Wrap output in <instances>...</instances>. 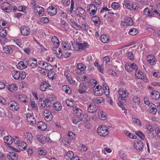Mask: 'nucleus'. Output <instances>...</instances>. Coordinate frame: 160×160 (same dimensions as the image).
<instances>
[{"instance_id": "22", "label": "nucleus", "mask_w": 160, "mask_h": 160, "mask_svg": "<svg viewBox=\"0 0 160 160\" xmlns=\"http://www.w3.org/2000/svg\"><path fill=\"white\" fill-rule=\"evenodd\" d=\"M148 110L149 112L153 114H155L157 112L156 105L153 103L151 104V105L148 106Z\"/></svg>"}, {"instance_id": "50", "label": "nucleus", "mask_w": 160, "mask_h": 160, "mask_svg": "<svg viewBox=\"0 0 160 160\" xmlns=\"http://www.w3.org/2000/svg\"><path fill=\"white\" fill-rule=\"evenodd\" d=\"M54 98L53 97V95H48L47 97L46 98V101L48 102L49 103L50 102L54 100Z\"/></svg>"}, {"instance_id": "35", "label": "nucleus", "mask_w": 160, "mask_h": 160, "mask_svg": "<svg viewBox=\"0 0 160 160\" xmlns=\"http://www.w3.org/2000/svg\"><path fill=\"white\" fill-rule=\"evenodd\" d=\"M24 135L26 136L27 140L30 143H32L33 141V136L32 134L29 132H26L24 133Z\"/></svg>"}, {"instance_id": "33", "label": "nucleus", "mask_w": 160, "mask_h": 160, "mask_svg": "<svg viewBox=\"0 0 160 160\" xmlns=\"http://www.w3.org/2000/svg\"><path fill=\"white\" fill-rule=\"evenodd\" d=\"M135 75L136 77L139 79L144 80L145 79V76L144 73L141 71H136L135 72Z\"/></svg>"}, {"instance_id": "11", "label": "nucleus", "mask_w": 160, "mask_h": 160, "mask_svg": "<svg viewBox=\"0 0 160 160\" xmlns=\"http://www.w3.org/2000/svg\"><path fill=\"white\" fill-rule=\"evenodd\" d=\"M27 120L28 122H30L32 125L35 124L36 123V119L34 118L33 115L32 113H28L26 114Z\"/></svg>"}, {"instance_id": "6", "label": "nucleus", "mask_w": 160, "mask_h": 160, "mask_svg": "<svg viewBox=\"0 0 160 160\" xmlns=\"http://www.w3.org/2000/svg\"><path fill=\"white\" fill-rule=\"evenodd\" d=\"M134 148L138 151H142L143 148L142 142L139 140H135L134 143Z\"/></svg>"}, {"instance_id": "58", "label": "nucleus", "mask_w": 160, "mask_h": 160, "mask_svg": "<svg viewBox=\"0 0 160 160\" xmlns=\"http://www.w3.org/2000/svg\"><path fill=\"white\" fill-rule=\"evenodd\" d=\"M133 102L136 104H138L140 102V98L137 96L134 97L132 98Z\"/></svg>"}, {"instance_id": "59", "label": "nucleus", "mask_w": 160, "mask_h": 160, "mask_svg": "<svg viewBox=\"0 0 160 160\" xmlns=\"http://www.w3.org/2000/svg\"><path fill=\"white\" fill-rule=\"evenodd\" d=\"M68 81L69 83L75 86H77V83H76V81L75 80L72 79L71 78H69V80H68Z\"/></svg>"}, {"instance_id": "28", "label": "nucleus", "mask_w": 160, "mask_h": 160, "mask_svg": "<svg viewBox=\"0 0 160 160\" xmlns=\"http://www.w3.org/2000/svg\"><path fill=\"white\" fill-rule=\"evenodd\" d=\"M4 140L5 142L8 145L12 144L14 140L12 137L10 136H7L4 137Z\"/></svg>"}, {"instance_id": "40", "label": "nucleus", "mask_w": 160, "mask_h": 160, "mask_svg": "<svg viewBox=\"0 0 160 160\" xmlns=\"http://www.w3.org/2000/svg\"><path fill=\"white\" fill-rule=\"evenodd\" d=\"M93 101L97 104L101 103L104 101V99L102 97H99L94 98Z\"/></svg>"}, {"instance_id": "17", "label": "nucleus", "mask_w": 160, "mask_h": 160, "mask_svg": "<svg viewBox=\"0 0 160 160\" xmlns=\"http://www.w3.org/2000/svg\"><path fill=\"white\" fill-rule=\"evenodd\" d=\"M39 107L41 108H45V106L47 107H49L51 105L48 103V102L46 101V99L44 100L41 98H39Z\"/></svg>"}, {"instance_id": "64", "label": "nucleus", "mask_w": 160, "mask_h": 160, "mask_svg": "<svg viewBox=\"0 0 160 160\" xmlns=\"http://www.w3.org/2000/svg\"><path fill=\"white\" fill-rule=\"evenodd\" d=\"M53 67L49 63L47 66L44 67V69L49 71L52 70L53 69Z\"/></svg>"}, {"instance_id": "14", "label": "nucleus", "mask_w": 160, "mask_h": 160, "mask_svg": "<svg viewBox=\"0 0 160 160\" xmlns=\"http://www.w3.org/2000/svg\"><path fill=\"white\" fill-rule=\"evenodd\" d=\"M51 87L48 82L43 81L41 84L40 89L42 91H45L48 88Z\"/></svg>"}, {"instance_id": "38", "label": "nucleus", "mask_w": 160, "mask_h": 160, "mask_svg": "<svg viewBox=\"0 0 160 160\" xmlns=\"http://www.w3.org/2000/svg\"><path fill=\"white\" fill-rule=\"evenodd\" d=\"M8 90L11 92H14L17 90V85L16 84H11L8 86Z\"/></svg>"}, {"instance_id": "57", "label": "nucleus", "mask_w": 160, "mask_h": 160, "mask_svg": "<svg viewBox=\"0 0 160 160\" xmlns=\"http://www.w3.org/2000/svg\"><path fill=\"white\" fill-rule=\"evenodd\" d=\"M40 21L44 23H47L49 22V19L46 17H42L40 18Z\"/></svg>"}, {"instance_id": "61", "label": "nucleus", "mask_w": 160, "mask_h": 160, "mask_svg": "<svg viewBox=\"0 0 160 160\" xmlns=\"http://www.w3.org/2000/svg\"><path fill=\"white\" fill-rule=\"evenodd\" d=\"M132 122L135 124L140 125H141V123L140 121L138 119L135 118H132Z\"/></svg>"}, {"instance_id": "8", "label": "nucleus", "mask_w": 160, "mask_h": 160, "mask_svg": "<svg viewBox=\"0 0 160 160\" xmlns=\"http://www.w3.org/2000/svg\"><path fill=\"white\" fill-rule=\"evenodd\" d=\"M7 7V9L8 10H25L27 7L25 5L20 6L17 8L16 6H12L9 3V5Z\"/></svg>"}, {"instance_id": "32", "label": "nucleus", "mask_w": 160, "mask_h": 160, "mask_svg": "<svg viewBox=\"0 0 160 160\" xmlns=\"http://www.w3.org/2000/svg\"><path fill=\"white\" fill-rule=\"evenodd\" d=\"M62 47L63 49L65 50H70L71 49L72 44L68 42H62Z\"/></svg>"}, {"instance_id": "43", "label": "nucleus", "mask_w": 160, "mask_h": 160, "mask_svg": "<svg viewBox=\"0 0 160 160\" xmlns=\"http://www.w3.org/2000/svg\"><path fill=\"white\" fill-rule=\"evenodd\" d=\"M102 86L105 94L106 95H108L109 93V89L108 86L105 83L102 84Z\"/></svg>"}, {"instance_id": "47", "label": "nucleus", "mask_w": 160, "mask_h": 160, "mask_svg": "<svg viewBox=\"0 0 160 160\" xmlns=\"http://www.w3.org/2000/svg\"><path fill=\"white\" fill-rule=\"evenodd\" d=\"M6 30L3 29H0V37L3 38H5L6 37Z\"/></svg>"}, {"instance_id": "2", "label": "nucleus", "mask_w": 160, "mask_h": 160, "mask_svg": "<svg viewBox=\"0 0 160 160\" xmlns=\"http://www.w3.org/2000/svg\"><path fill=\"white\" fill-rule=\"evenodd\" d=\"M15 144L20 150H24L27 148V143L24 141H21L19 140H16L15 141Z\"/></svg>"}, {"instance_id": "41", "label": "nucleus", "mask_w": 160, "mask_h": 160, "mask_svg": "<svg viewBox=\"0 0 160 160\" xmlns=\"http://www.w3.org/2000/svg\"><path fill=\"white\" fill-rule=\"evenodd\" d=\"M12 74L14 78L15 79L18 80L20 78V72L15 70L12 72Z\"/></svg>"}, {"instance_id": "25", "label": "nucleus", "mask_w": 160, "mask_h": 160, "mask_svg": "<svg viewBox=\"0 0 160 160\" xmlns=\"http://www.w3.org/2000/svg\"><path fill=\"white\" fill-rule=\"evenodd\" d=\"M18 100L24 103L28 102V98L27 96L22 93L19 94L18 96Z\"/></svg>"}, {"instance_id": "51", "label": "nucleus", "mask_w": 160, "mask_h": 160, "mask_svg": "<svg viewBox=\"0 0 160 160\" xmlns=\"http://www.w3.org/2000/svg\"><path fill=\"white\" fill-rule=\"evenodd\" d=\"M44 116L45 120L47 121H50L52 118V115L51 112L46 114H44Z\"/></svg>"}, {"instance_id": "54", "label": "nucleus", "mask_w": 160, "mask_h": 160, "mask_svg": "<svg viewBox=\"0 0 160 160\" xmlns=\"http://www.w3.org/2000/svg\"><path fill=\"white\" fill-rule=\"evenodd\" d=\"M120 6L119 4L116 2H113L112 4V7L114 10L117 9Z\"/></svg>"}, {"instance_id": "15", "label": "nucleus", "mask_w": 160, "mask_h": 160, "mask_svg": "<svg viewBox=\"0 0 160 160\" xmlns=\"http://www.w3.org/2000/svg\"><path fill=\"white\" fill-rule=\"evenodd\" d=\"M133 24L132 19L130 17L127 18L124 21H122V24L124 26L132 25Z\"/></svg>"}, {"instance_id": "62", "label": "nucleus", "mask_w": 160, "mask_h": 160, "mask_svg": "<svg viewBox=\"0 0 160 160\" xmlns=\"http://www.w3.org/2000/svg\"><path fill=\"white\" fill-rule=\"evenodd\" d=\"M94 93L96 96H100L103 93L102 90H98L97 91H94Z\"/></svg>"}, {"instance_id": "3", "label": "nucleus", "mask_w": 160, "mask_h": 160, "mask_svg": "<svg viewBox=\"0 0 160 160\" xmlns=\"http://www.w3.org/2000/svg\"><path fill=\"white\" fill-rule=\"evenodd\" d=\"M25 62L28 65V66L31 67L32 68H34L38 66V62L36 58H32L28 60H25Z\"/></svg>"}, {"instance_id": "10", "label": "nucleus", "mask_w": 160, "mask_h": 160, "mask_svg": "<svg viewBox=\"0 0 160 160\" xmlns=\"http://www.w3.org/2000/svg\"><path fill=\"white\" fill-rule=\"evenodd\" d=\"M143 14L147 16L150 17L154 15L160 16V11H143Z\"/></svg>"}, {"instance_id": "44", "label": "nucleus", "mask_w": 160, "mask_h": 160, "mask_svg": "<svg viewBox=\"0 0 160 160\" xmlns=\"http://www.w3.org/2000/svg\"><path fill=\"white\" fill-rule=\"evenodd\" d=\"M80 12H78L77 14L78 17L81 18L82 19H84L85 18V11H80Z\"/></svg>"}, {"instance_id": "48", "label": "nucleus", "mask_w": 160, "mask_h": 160, "mask_svg": "<svg viewBox=\"0 0 160 160\" xmlns=\"http://www.w3.org/2000/svg\"><path fill=\"white\" fill-rule=\"evenodd\" d=\"M119 155L120 158L123 160H126L128 157L126 153L122 151H120Z\"/></svg>"}, {"instance_id": "1", "label": "nucleus", "mask_w": 160, "mask_h": 160, "mask_svg": "<svg viewBox=\"0 0 160 160\" xmlns=\"http://www.w3.org/2000/svg\"><path fill=\"white\" fill-rule=\"evenodd\" d=\"M97 131L98 134L100 136L102 137L106 136L109 133L107 127L103 126H101L100 127H98Z\"/></svg>"}, {"instance_id": "45", "label": "nucleus", "mask_w": 160, "mask_h": 160, "mask_svg": "<svg viewBox=\"0 0 160 160\" xmlns=\"http://www.w3.org/2000/svg\"><path fill=\"white\" fill-rule=\"evenodd\" d=\"M135 133L136 135H138L140 138L142 140H144L145 138L144 134H143L141 131H136Z\"/></svg>"}, {"instance_id": "29", "label": "nucleus", "mask_w": 160, "mask_h": 160, "mask_svg": "<svg viewBox=\"0 0 160 160\" xmlns=\"http://www.w3.org/2000/svg\"><path fill=\"white\" fill-rule=\"evenodd\" d=\"M7 157L9 160H17L18 157L17 154L13 152L9 153Z\"/></svg>"}, {"instance_id": "30", "label": "nucleus", "mask_w": 160, "mask_h": 160, "mask_svg": "<svg viewBox=\"0 0 160 160\" xmlns=\"http://www.w3.org/2000/svg\"><path fill=\"white\" fill-rule=\"evenodd\" d=\"M76 45L79 49H85L87 48L88 46V43L85 42H84L83 43L77 42L76 43Z\"/></svg>"}, {"instance_id": "26", "label": "nucleus", "mask_w": 160, "mask_h": 160, "mask_svg": "<svg viewBox=\"0 0 160 160\" xmlns=\"http://www.w3.org/2000/svg\"><path fill=\"white\" fill-rule=\"evenodd\" d=\"M98 117L101 119L104 120L107 118L106 113L102 110H99L98 112Z\"/></svg>"}, {"instance_id": "24", "label": "nucleus", "mask_w": 160, "mask_h": 160, "mask_svg": "<svg viewBox=\"0 0 160 160\" xmlns=\"http://www.w3.org/2000/svg\"><path fill=\"white\" fill-rule=\"evenodd\" d=\"M66 103L67 106L70 107H72L73 108H74L76 107V102L71 99H67L66 101Z\"/></svg>"}, {"instance_id": "18", "label": "nucleus", "mask_w": 160, "mask_h": 160, "mask_svg": "<svg viewBox=\"0 0 160 160\" xmlns=\"http://www.w3.org/2000/svg\"><path fill=\"white\" fill-rule=\"evenodd\" d=\"M73 110L75 116L81 117L82 118H83L84 115L82 114V111L81 109L77 107H75L73 108Z\"/></svg>"}, {"instance_id": "60", "label": "nucleus", "mask_w": 160, "mask_h": 160, "mask_svg": "<svg viewBox=\"0 0 160 160\" xmlns=\"http://www.w3.org/2000/svg\"><path fill=\"white\" fill-rule=\"evenodd\" d=\"M144 102L145 103L149 106L151 105V104L152 103H150L149 100L148 98V97H145L143 99Z\"/></svg>"}, {"instance_id": "63", "label": "nucleus", "mask_w": 160, "mask_h": 160, "mask_svg": "<svg viewBox=\"0 0 160 160\" xmlns=\"http://www.w3.org/2000/svg\"><path fill=\"white\" fill-rule=\"evenodd\" d=\"M146 128L147 130L150 132H151L153 131L152 126L149 123H147L146 124Z\"/></svg>"}, {"instance_id": "55", "label": "nucleus", "mask_w": 160, "mask_h": 160, "mask_svg": "<svg viewBox=\"0 0 160 160\" xmlns=\"http://www.w3.org/2000/svg\"><path fill=\"white\" fill-rule=\"evenodd\" d=\"M68 135L69 137V138L72 139H75L76 138V135L75 134L71 131H69L68 132Z\"/></svg>"}, {"instance_id": "13", "label": "nucleus", "mask_w": 160, "mask_h": 160, "mask_svg": "<svg viewBox=\"0 0 160 160\" xmlns=\"http://www.w3.org/2000/svg\"><path fill=\"white\" fill-rule=\"evenodd\" d=\"M118 93L120 95L119 98H121V100H124V98L128 95V92L122 88H120L118 90Z\"/></svg>"}, {"instance_id": "19", "label": "nucleus", "mask_w": 160, "mask_h": 160, "mask_svg": "<svg viewBox=\"0 0 160 160\" xmlns=\"http://www.w3.org/2000/svg\"><path fill=\"white\" fill-rule=\"evenodd\" d=\"M98 109L96 105L93 103L90 104L88 108V111L90 113H92L96 112Z\"/></svg>"}, {"instance_id": "7", "label": "nucleus", "mask_w": 160, "mask_h": 160, "mask_svg": "<svg viewBox=\"0 0 160 160\" xmlns=\"http://www.w3.org/2000/svg\"><path fill=\"white\" fill-rule=\"evenodd\" d=\"M86 116V119L83 118L81 117H78L75 116L72 119V122L75 124H77L78 123L81 121H87L88 119V116L86 114L84 115V117Z\"/></svg>"}, {"instance_id": "49", "label": "nucleus", "mask_w": 160, "mask_h": 160, "mask_svg": "<svg viewBox=\"0 0 160 160\" xmlns=\"http://www.w3.org/2000/svg\"><path fill=\"white\" fill-rule=\"evenodd\" d=\"M32 9H34V10H37L38 9H39V10H44V8L38 5L36 6L35 3L34 2L33 3H32Z\"/></svg>"}, {"instance_id": "20", "label": "nucleus", "mask_w": 160, "mask_h": 160, "mask_svg": "<svg viewBox=\"0 0 160 160\" xmlns=\"http://www.w3.org/2000/svg\"><path fill=\"white\" fill-rule=\"evenodd\" d=\"M151 97L153 99H157L160 97L159 93L156 90H152L150 92Z\"/></svg>"}, {"instance_id": "34", "label": "nucleus", "mask_w": 160, "mask_h": 160, "mask_svg": "<svg viewBox=\"0 0 160 160\" xmlns=\"http://www.w3.org/2000/svg\"><path fill=\"white\" fill-rule=\"evenodd\" d=\"M54 109L57 111H60L62 109V105L61 103L58 102H54L53 105Z\"/></svg>"}, {"instance_id": "56", "label": "nucleus", "mask_w": 160, "mask_h": 160, "mask_svg": "<svg viewBox=\"0 0 160 160\" xmlns=\"http://www.w3.org/2000/svg\"><path fill=\"white\" fill-rule=\"evenodd\" d=\"M8 5H9V3L8 2H4L1 5V7L2 10H8L7 9V7Z\"/></svg>"}, {"instance_id": "23", "label": "nucleus", "mask_w": 160, "mask_h": 160, "mask_svg": "<svg viewBox=\"0 0 160 160\" xmlns=\"http://www.w3.org/2000/svg\"><path fill=\"white\" fill-rule=\"evenodd\" d=\"M21 31L22 35L25 36H28L30 33V29L24 26L21 27Z\"/></svg>"}, {"instance_id": "4", "label": "nucleus", "mask_w": 160, "mask_h": 160, "mask_svg": "<svg viewBox=\"0 0 160 160\" xmlns=\"http://www.w3.org/2000/svg\"><path fill=\"white\" fill-rule=\"evenodd\" d=\"M125 68L127 71L131 72L134 69H136L137 71L138 67L134 63H127L125 65Z\"/></svg>"}, {"instance_id": "46", "label": "nucleus", "mask_w": 160, "mask_h": 160, "mask_svg": "<svg viewBox=\"0 0 160 160\" xmlns=\"http://www.w3.org/2000/svg\"><path fill=\"white\" fill-rule=\"evenodd\" d=\"M77 68L80 71H83L86 68V66L82 63H79L77 66Z\"/></svg>"}, {"instance_id": "52", "label": "nucleus", "mask_w": 160, "mask_h": 160, "mask_svg": "<svg viewBox=\"0 0 160 160\" xmlns=\"http://www.w3.org/2000/svg\"><path fill=\"white\" fill-rule=\"evenodd\" d=\"M138 31L137 30L134 28L130 29L129 31V33L132 36H134L138 33Z\"/></svg>"}, {"instance_id": "5", "label": "nucleus", "mask_w": 160, "mask_h": 160, "mask_svg": "<svg viewBox=\"0 0 160 160\" xmlns=\"http://www.w3.org/2000/svg\"><path fill=\"white\" fill-rule=\"evenodd\" d=\"M9 109L12 111H18L19 108V104L16 101H12L8 104Z\"/></svg>"}, {"instance_id": "9", "label": "nucleus", "mask_w": 160, "mask_h": 160, "mask_svg": "<svg viewBox=\"0 0 160 160\" xmlns=\"http://www.w3.org/2000/svg\"><path fill=\"white\" fill-rule=\"evenodd\" d=\"M13 45H6L3 47V51L8 54H12L13 52Z\"/></svg>"}, {"instance_id": "36", "label": "nucleus", "mask_w": 160, "mask_h": 160, "mask_svg": "<svg viewBox=\"0 0 160 160\" xmlns=\"http://www.w3.org/2000/svg\"><path fill=\"white\" fill-rule=\"evenodd\" d=\"M17 67L18 69L22 70L26 68H27V66L24 63L23 61H20L18 63Z\"/></svg>"}, {"instance_id": "37", "label": "nucleus", "mask_w": 160, "mask_h": 160, "mask_svg": "<svg viewBox=\"0 0 160 160\" xmlns=\"http://www.w3.org/2000/svg\"><path fill=\"white\" fill-rule=\"evenodd\" d=\"M91 19L95 26H98L100 24V20L98 17L95 16L92 17Z\"/></svg>"}, {"instance_id": "12", "label": "nucleus", "mask_w": 160, "mask_h": 160, "mask_svg": "<svg viewBox=\"0 0 160 160\" xmlns=\"http://www.w3.org/2000/svg\"><path fill=\"white\" fill-rule=\"evenodd\" d=\"M52 50L54 54L58 58H61L62 57V53L61 49L58 47H53Z\"/></svg>"}, {"instance_id": "39", "label": "nucleus", "mask_w": 160, "mask_h": 160, "mask_svg": "<svg viewBox=\"0 0 160 160\" xmlns=\"http://www.w3.org/2000/svg\"><path fill=\"white\" fill-rule=\"evenodd\" d=\"M62 90L63 92L68 94H70L72 92L71 90L67 85H64L62 87Z\"/></svg>"}, {"instance_id": "16", "label": "nucleus", "mask_w": 160, "mask_h": 160, "mask_svg": "<svg viewBox=\"0 0 160 160\" xmlns=\"http://www.w3.org/2000/svg\"><path fill=\"white\" fill-rule=\"evenodd\" d=\"M147 62L151 65H155L157 61L155 58L153 56L148 55L147 56Z\"/></svg>"}, {"instance_id": "53", "label": "nucleus", "mask_w": 160, "mask_h": 160, "mask_svg": "<svg viewBox=\"0 0 160 160\" xmlns=\"http://www.w3.org/2000/svg\"><path fill=\"white\" fill-rule=\"evenodd\" d=\"M87 10H97V8L95 5L88 4L87 6Z\"/></svg>"}, {"instance_id": "42", "label": "nucleus", "mask_w": 160, "mask_h": 160, "mask_svg": "<svg viewBox=\"0 0 160 160\" xmlns=\"http://www.w3.org/2000/svg\"><path fill=\"white\" fill-rule=\"evenodd\" d=\"M100 40L104 43H107L109 41V39L105 35H102L100 37Z\"/></svg>"}, {"instance_id": "27", "label": "nucleus", "mask_w": 160, "mask_h": 160, "mask_svg": "<svg viewBox=\"0 0 160 160\" xmlns=\"http://www.w3.org/2000/svg\"><path fill=\"white\" fill-rule=\"evenodd\" d=\"M87 90V87L84 83H80L78 89V91L80 93H83L86 92Z\"/></svg>"}, {"instance_id": "21", "label": "nucleus", "mask_w": 160, "mask_h": 160, "mask_svg": "<svg viewBox=\"0 0 160 160\" xmlns=\"http://www.w3.org/2000/svg\"><path fill=\"white\" fill-rule=\"evenodd\" d=\"M38 128L42 131H45L47 128L46 124L42 121L38 122L37 123Z\"/></svg>"}, {"instance_id": "31", "label": "nucleus", "mask_w": 160, "mask_h": 160, "mask_svg": "<svg viewBox=\"0 0 160 160\" xmlns=\"http://www.w3.org/2000/svg\"><path fill=\"white\" fill-rule=\"evenodd\" d=\"M52 42L54 46V47H56L60 44L58 38L56 36H53L52 37L51 39Z\"/></svg>"}]
</instances>
